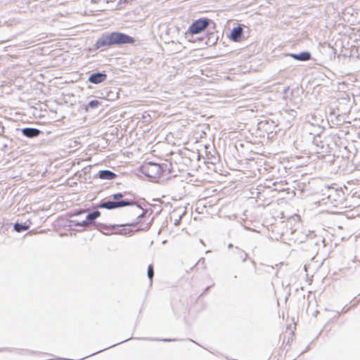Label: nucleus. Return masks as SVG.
I'll use <instances>...</instances> for the list:
<instances>
[{"instance_id": "15", "label": "nucleus", "mask_w": 360, "mask_h": 360, "mask_svg": "<svg viewBox=\"0 0 360 360\" xmlns=\"http://www.w3.org/2000/svg\"><path fill=\"white\" fill-rule=\"evenodd\" d=\"M131 1V0H120L118 2V6H120V8H121L122 4H127Z\"/></svg>"}, {"instance_id": "2", "label": "nucleus", "mask_w": 360, "mask_h": 360, "mask_svg": "<svg viewBox=\"0 0 360 360\" xmlns=\"http://www.w3.org/2000/svg\"><path fill=\"white\" fill-rule=\"evenodd\" d=\"M172 170L173 167L171 160H166L165 162L162 165L146 162L141 167L142 172L151 179L159 178L164 173H172Z\"/></svg>"}, {"instance_id": "1", "label": "nucleus", "mask_w": 360, "mask_h": 360, "mask_svg": "<svg viewBox=\"0 0 360 360\" xmlns=\"http://www.w3.org/2000/svg\"><path fill=\"white\" fill-rule=\"evenodd\" d=\"M134 39L129 35L124 33L112 32L103 34L94 45V49L112 46L114 45H121L127 44H133Z\"/></svg>"}, {"instance_id": "14", "label": "nucleus", "mask_w": 360, "mask_h": 360, "mask_svg": "<svg viewBox=\"0 0 360 360\" xmlns=\"http://www.w3.org/2000/svg\"><path fill=\"white\" fill-rule=\"evenodd\" d=\"M100 102L98 100L90 101L88 103V107L90 108H96L100 105Z\"/></svg>"}, {"instance_id": "18", "label": "nucleus", "mask_w": 360, "mask_h": 360, "mask_svg": "<svg viewBox=\"0 0 360 360\" xmlns=\"http://www.w3.org/2000/svg\"><path fill=\"white\" fill-rule=\"evenodd\" d=\"M114 134H115V133H114V131H112V132L110 133V135H114Z\"/></svg>"}, {"instance_id": "19", "label": "nucleus", "mask_w": 360, "mask_h": 360, "mask_svg": "<svg viewBox=\"0 0 360 360\" xmlns=\"http://www.w3.org/2000/svg\"><path fill=\"white\" fill-rule=\"evenodd\" d=\"M0 135H1V133L0 132Z\"/></svg>"}, {"instance_id": "4", "label": "nucleus", "mask_w": 360, "mask_h": 360, "mask_svg": "<svg viewBox=\"0 0 360 360\" xmlns=\"http://www.w3.org/2000/svg\"><path fill=\"white\" fill-rule=\"evenodd\" d=\"M210 20L207 18H200L195 20L189 26L188 30L192 34H197L202 32L209 25Z\"/></svg>"}, {"instance_id": "12", "label": "nucleus", "mask_w": 360, "mask_h": 360, "mask_svg": "<svg viewBox=\"0 0 360 360\" xmlns=\"http://www.w3.org/2000/svg\"><path fill=\"white\" fill-rule=\"evenodd\" d=\"M101 213L98 211H95L92 213H90L86 217V220L88 221H92L93 220L96 219L97 217L100 216Z\"/></svg>"}, {"instance_id": "13", "label": "nucleus", "mask_w": 360, "mask_h": 360, "mask_svg": "<svg viewBox=\"0 0 360 360\" xmlns=\"http://www.w3.org/2000/svg\"><path fill=\"white\" fill-rule=\"evenodd\" d=\"M147 274H148V277L150 279V283L151 284L152 283V280H153V275H154V271H153V265L150 264V265L148 266Z\"/></svg>"}, {"instance_id": "7", "label": "nucleus", "mask_w": 360, "mask_h": 360, "mask_svg": "<svg viewBox=\"0 0 360 360\" xmlns=\"http://www.w3.org/2000/svg\"><path fill=\"white\" fill-rule=\"evenodd\" d=\"M290 56L300 61H307L311 58V53L308 51H303L300 53H290Z\"/></svg>"}, {"instance_id": "5", "label": "nucleus", "mask_w": 360, "mask_h": 360, "mask_svg": "<svg viewBox=\"0 0 360 360\" xmlns=\"http://www.w3.org/2000/svg\"><path fill=\"white\" fill-rule=\"evenodd\" d=\"M134 202L132 201L129 200H122V201H108L105 202H103L99 205L101 208H105L108 210H112L117 207L128 206L129 205H133Z\"/></svg>"}, {"instance_id": "16", "label": "nucleus", "mask_w": 360, "mask_h": 360, "mask_svg": "<svg viewBox=\"0 0 360 360\" xmlns=\"http://www.w3.org/2000/svg\"><path fill=\"white\" fill-rule=\"evenodd\" d=\"M112 198L115 200H118V199H120V198H123V195L121 193H117L114 194L112 195Z\"/></svg>"}, {"instance_id": "17", "label": "nucleus", "mask_w": 360, "mask_h": 360, "mask_svg": "<svg viewBox=\"0 0 360 360\" xmlns=\"http://www.w3.org/2000/svg\"><path fill=\"white\" fill-rule=\"evenodd\" d=\"M289 89V86L286 87L284 90V92H287V91Z\"/></svg>"}, {"instance_id": "10", "label": "nucleus", "mask_w": 360, "mask_h": 360, "mask_svg": "<svg viewBox=\"0 0 360 360\" xmlns=\"http://www.w3.org/2000/svg\"><path fill=\"white\" fill-rule=\"evenodd\" d=\"M99 177L102 179H113L116 177V174L109 170H103L99 172Z\"/></svg>"}, {"instance_id": "11", "label": "nucleus", "mask_w": 360, "mask_h": 360, "mask_svg": "<svg viewBox=\"0 0 360 360\" xmlns=\"http://www.w3.org/2000/svg\"><path fill=\"white\" fill-rule=\"evenodd\" d=\"M14 229L17 232H21L22 231H26V230L29 229V226L16 223L14 225Z\"/></svg>"}, {"instance_id": "6", "label": "nucleus", "mask_w": 360, "mask_h": 360, "mask_svg": "<svg viewBox=\"0 0 360 360\" xmlns=\"http://www.w3.org/2000/svg\"><path fill=\"white\" fill-rule=\"evenodd\" d=\"M107 75L104 72H98L91 74L88 79L90 83L98 84L103 82L107 79Z\"/></svg>"}, {"instance_id": "9", "label": "nucleus", "mask_w": 360, "mask_h": 360, "mask_svg": "<svg viewBox=\"0 0 360 360\" xmlns=\"http://www.w3.org/2000/svg\"><path fill=\"white\" fill-rule=\"evenodd\" d=\"M16 132L20 131L24 136H36L39 135L40 131L35 128H23V129H15Z\"/></svg>"}, {"instance_id": "3", "label": "nucleus", "mask_w": 360, "mask_h": 360, "mask_svg": "<svg viewBox=\"0 0 360 360\" xmlns=\"http://www.w3.org/2000/svg\"><path fill=\"white\" fill-rule=\"evenodd\" d=\"M131 201L134 204L129 205L132 207L129 210L128 214L131 221L127 224V225L136 227L138 230L148 229L149 226L147 223L144 222L147 211L138 205L135 200H131Z\"/></svg>"}, {"instance_id": "8", "label": "nucleus", "mask_w": 360, "mask_h": 360, "mask_svg": "<svg viewBox=\"0 0 360 360\" xmlns=\"http://www.w3.org/2000/svg\"><path fill=\"white\" fill-rule=\"evenodd\" d=\"M243 35V29L240 26L234 27L231 32V39L233 41H239Z\"/></svg>"}]
</instances>
